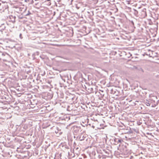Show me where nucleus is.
Listing matches in <instances>:
<instances>
[{"mask_svg":"<svg viewBox=\"0 0 159 159\" xmlns=\"http://www.w3.org/2000/svg\"><path fill=\"white\" fill-rule=\"evenodd\" d=\"M121 141H122V140H118V141L119 142H120V143H121Z\"/></svg>","mask_w":159,"mask_h":159,"instance_id":"nucleus-1","label":"nucleus"}]
</instances>
